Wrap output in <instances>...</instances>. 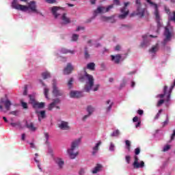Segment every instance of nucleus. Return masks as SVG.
Instances as JSON below:
<instances>
[{"instance_id":"obj_1","label":"nucleus","mask_w":175,"mask_h":175,"mask_svg":"<svg viewBox=\"0 0 175 175\" xmlns=\"http://www.w3.org/2000/svg\"><path fill=\"white\" fill-rule=\"evenodd\" d=\"M84 78L86 80V85L84 88L85 92H90L91 90L94 92H96L98 90H99L100 85L96 84L94 85L95 79H94V77L92 75L88 74L87 72H85Z\"/></svg>"},{"instance_id":"obj_2","label":"nucleus","mask_w":175,"mask_h":175,"mask_svg":"<svg viewBox=\"0 0 175 175\" xmlns=\"http://www.w3.org/2000/svg\"><path fill=\"white\" fill-rule=\"evenodd\" d=\"M81 142V138H78L77 139L73 141L71 144V148L68 149L67 152L70 158V159H75L76 157L79 155V151L76 150L79 148V145Z\"/></svg>"},{"instance_id":"obj_3","label":"nucleus","mask_w":175,"mask_h":175,"mask_svg":"<svg viewBox=\"0 0 175 175\" xmlns=\"http://www.w3.org/2000/svg\"><path fill=\"white\" fill-rule=\"evenodd\" d=\"M146 2L154 8V16L156 17V23L157 24V32L159 33V29L162 28V23H161V16H159V11L158 10V5L151 1V0H146Z\"/></svg>"},{"instance_id":"obj_4","label":"nucleus","mask_w":175,"mask_h":175,"mask_svg":"<svg viewBox=\"0 0 175 175\" xmlns=\"http://www.w3.org/2000/svg\"><path fill=\"white\" fill-rule=\"evenodd\" d=\"M27 8H25V10H22V12H27V10H31V12L33 13H36V14H40L41 16H43V14L40 13L39 10L36 8V2L34 1H30L28 3V6L25 5Z\"/></svg>"},{"instance_id":"obj_5","label":"nucleus","mask_w":175,"mask_h":175,"mask_svg":"<svg viewBox=\"0 0 175 175\" xmlns=\"http://www.w3.org/2000/svg\"><path fill=\"white\" fill-rule=\"evenodd\" d=\"M114 8V4L109 5L107 8L103 6H98L96 10H94V14H102L103 13H107V12H110V10Z\"/></svg>"},{"instance_id":"obj_6","label":"nucleus","mask_w":175,"mask_h":175,"mask_svg":"<svg viewBox=\"0 0 175 175\" xmlns=\"http://www.w3.org/2000/svg\"><path fill=\"white\" fill-rule=\"evenodd\" d=\"M131 2H126L124 3V6L120 9V12L122 14H120L118 17L122 20L124 18H126L128 14H129V10L128 9V5H129Z\"/></svg>"},{"instance_id":"obj_7","label":"nucleus","mask_w":175,"mask_h":175,"mask_svg":"<svg viewBox=\"0 0 175 175\" xmlns=\"http://www.w3.org/2000/svg\"><path fill=\"white\" fill-rule=\"evenodd\" d=\"M52 94H53V96H55L56 98L58 96H62V95H64V92L62 90H59V88H58V87H57V81L55 80L53 81Z\"/></svg>"},{"instance_id":"obj_8","label":"nucleus","mask_w":175,"mask_h":175,"mask_svg":"<svg viewBox=\"0 0 175 175\" xmlns=\"http://www.w3.org/2000/svg\"><path fill=\"white\" fill-rule=\"evenodd\" d=\"M164 36L165 38L163 40V46H166L167 42L172 40V32H170V30L167 27H165Z\"/></svg>"},{"instance_id":"obj_9","label":"nucleus","mask_w":175,"mask_h":175,"mask_svg":"<svg viewBox=\"0 0 175 175\" xmlns=\"http://www.w3.org/2000/svg\"><path fill=\"white\" fill-rule=\"evenodd\" d=\"M135 3L137 5V16L140 17L144 16V9L142 8V1L140 0H136Z\"/></svg>"},{"instance_id":"obj_10","label":"nucleus","mask_w":175,"mask_h":175,"mask_svg":"<svg viewBox=\"0 0 175 175\" xmlns=\"http://www.w3.org/2000/svg\"><path fill=\"white\" fill-rule=\"evenodd\" d=\"M133 166L134 169H139V167H144V161H140V163H139V157L135 155L134 157V162L133 163Z\"/></svg>"},{"instance_id":"obj_11","label":"nucleus","mask_w":175,"mask_h":175,"mask_svg":"<svg viewBox=\"0 0 175 175\" xmlns=\"http://www.w3.org/2000/svg\"><path fill=\"white\" fill-rule=\"evenodd\" d=\"M51 13L54 16L55 18H58V16H59V14H58L59 10H65V8L57 7V6H53L51 8Z\"/></svg>"},{"instance_id":"obj_12","label":"nucleus","mask_w":175,"mask_h":175,"mask_svg":"<svg viewBox=\"0 0 175 175\" xmlns=\"http://www.w3.org/2000/svg\"><path fill=\"white\" fill-rule=\"evenodd\" d=\"M12 6L14 9H16V10H24L25 9H27L25 5H23L21 4L17 3V0H13Z\"/></svg>"},{"instance_id":"obj_13","label":"nucleus","mask_w":175,"mask_h":175,"mask_svg":"<svg viewBox=\"0 0 175 175\" xmlns=\"http://www.w3.org/2000/svg\"><path fill=\"white\" fill-rule=\"evenodd\" d=\"M58 127L62 131H69V129H70V126H69V123L65 121H62L58 124Z\"/></svg>"},{"instance_id":"obj_14","label":"nucleus","mask_w":175,"mask_h":175,"mask_svg":"<svg viewBox=\"0 0 175 175\" xmlns=\"http://www.w3.org/2000/svg\"><path fill=\"white\" fill-rule=\"evenodd\" d=\"M122 58V56L121 54H117V55H111V59L114 62V64H120L121 59Z\"/></svg>"},{"instance_id":"obj_15","label":"nucleus","mask_w":175,"mask_h":175,"mask_svg":"<svg viewBox=\"0 0 175 175\" xmlns=\"http://www.w3.org/2000/svg\"><path fill=\"white\" fill-rule=\"evenodd\" d=\"M73 72V66L72 64L68 63L64 70V75H70Z\"/></svg>"},{"instance_id":"obj_16","label":"nucleus","mask_w":175,"mask_h":175,"mask_svg":"<svg viewBox=\"0 0 175 175\" xmlns=\"http://www.w3.org/2000/svg\"><path fill=\"white\" fill-rule=\"evenodd\" d=\"M100 144H102V142L98 141V143L96 144L95 146L92 148V155L95 156V155H96V154H98Z\"/></svg>"},{"instance_id":"obj_17","label":"nucleus","mask_w":175,"mask_h":175,"mask_svg":"<svg viewBox=\"0 0 175 175\" xmlns=\"http://www.w3.org/2000/svg\"><path fill=\"white\" fill-rule=\"evenodd\" d=\"M62 21H63V24H70V18L66 16V13L62 14Z\"/></svg>"},{"instance_id":"obj_18","label":"nucleus","mask_w":175,"mask_h":175,"mask_svg":"<svg viewBox=\"0 0 175 175\" xmlns=\"http://www.w3.org/2000/svg\"><path fill=\"white\" fill-rule=\"evenodd\" d=\"M81 96V92L79 91H71L70 93V98H80Z\"/></svg>"},{"instance_id":"obj_19","label":"nucleus","mask_w":175,"mask_h":175,"mask_svg":"<svg viewBox=\"0 0 175 175\" xmlns=\"http://www.w3.org/2000/svg\"><path fill=\"white\" fill-rule=\"evenodd\" d=\"M103 168V165H102V164H96V167L92 171V173L93 174H96V173L100 172V170H102Z\"/></svg>"},{"instance_id":"obj_20","label":"nucleus","mask_w":175,"mask_h":175,"mask_svg":"<svg viewBox=\"0 0 175 175\" xmlns=\"http://www.w3.org/2000/svg\"><path fill=\"white\" fill-rule=\"evenodd\" d=\"M1 103L4 104V106L8 111L10 110V106H12V102L10 100H5V101L1 100Z\"/></svg>"},{"instance_id":"obj_21","label":"nucleus","mask_w":175,"mask_h":175,"mask_svg":"<svg viewBox=\"0 0 175 175\" xmlns=\"http://www.w3.org/2000/svg\"><path fill=\"white\" fill-rule=\"evenodd\" d=\"M33 109H43L44 107V103H38L36 102V103L33 105Z\"/></svg>"},{"instance_id":"obj_22","label":"nucleus","mask_w":175,"mask_h":175,"mask_svg":"<svg viewBox=\"0 0 175 175\" xmlns=\"http://www.w3.org/2000/svg\"><path fill=\"white\" fill-rule=\"evenodd\" d=\"M26 127L30 131H36V127L33 126V124L32 122L28 123V122H26Z\"/></svg>"},{"instance_id":"obj_23","label":"nucleus","mask_w":175,"mask_h":175,"mask_svg":"<svg viewBox=\"0 0 175 175\" xmlns=\"http://www.w3.org/2000/svg\"><path fill=\"white\" fill-rule=\"evenodd\" d=\"M159 49V46L158 44H157L156 45L152 46L150 49H149V53H151L152 54H155V53H157V51H158Z\"/></svg>"},{"instance_id":"obj_24","label":"nucleus","mask_w":175,"mask_h":175,"mask_svg":"<svg viewBox=\"0 0 175 175\" xmlns=\"http://www.w3.org/2000/svg\"><path fill=\"white\" fill-rule=\"evenodd\" d=\"M86 110L88 113V115L91 116V115H92V113H94V111H95V108H94V107H92V105H88L87 107Z\"/></svg>"},{"instance_id":"obj_25","label":"nucleus","mask_w":175,"mask_h":175,"mask_svg":"<svg viewBox=\"0 0 175 175\" xmlns=\"http://www.w3.org/2000/svg\"><path fill=\"white\" fill-rule=\"evenodd\" d=\"M46 118V111H40V116H38V121H42V119Z\"/></svg>"},{"instance_id":"obj_26","label":"nucleus","mask_w":175,"mask_h":175,"mask_svg":"<svg viewBox=\"0 0 175 175\" xmlns=\"http://www.w3.org/2000/svg\"><path fill=\"white\" fill-rule=\"evenodd\" d=\"M87 69H89V70H95V63L91 62L88 64Z\"/></svg>"},{"instance_id":"obj_27","label":"nucleus","mask_w":175,"mask_h":175,"mask_svg":"<svg viewBox=\"0 0 175 175\" xmlns=\"http://www.w3.org/2000/svg\"><path fill=\"white\" fill-rule=\"evenodd\" d=\"M56 163L58 165V166L60 169H62V167H64V165L65 163L64 162V161H62V159H58L56 161Z\"/></svg>"},{"instance_id":"obj_28","label":"nucleus","mask_w":175,"mask_h":175,"mask_svg":"<svg viewBox=\"0 0 175 175\" xmlns=\"http://www.w3.org/2000/svg\"><path fill=\"white\" fill-rule=\"evenodd\" d=\"M111 137H117L120 136V130L116 129V131H113L111 134Z\"/></svg>"},{"instance_id":"obj_29","label":"nucleus","mask_w":175,"mask_h":175,"mask_svg":"<svg viewBox=\"0 0 175 175\" xmlns=\"http://www.w3.org/2000/svg\"><path fill=\"white\" fill-rule=\"evenodd\" d=\"M42 78L44 79V80H46V79H49V77H51L50 72H43L42 74Z\"/></svg>"},{"instance_id":"obj_30","label":"nucleus","mask_w":175,"mask_h":175,"mask_svg":"<svg viewBox=\"0 0 175 175\" xmlns=\"http://www.w3.org/2000/svg\"><path fill=\"white\" fill-rule=\"evenodd\" d=\"M62 53H63V54H68V53H70V54H75V51H69L66 49H62Z\"/></svg>"},{"instance_id":"obj_31","label":"nucleus","mask_w":175,"mask_h":175,"mask_svg":"<svg viewBox=\"0 0 175 175\" xmlns=\"http://www.w3.org/2000/svg\"><path fill=\"white\" fill-rule=\"evenodd\" d=\"M29 98L30 99V103L33 106L36 102V100H35V97H33V96L29 95Z\"/></svg>"},{"instance_id":"obj_32","label":"nucleus","mask_w":175,"mask_h":175,"mask_svg":"<svg viewBox=\"0 0 175 175\" xmlns=\"http://www.w3.org/2000/svg\"><path fill=\"white\" fill-rule=\"evenodd\" d=\"M90 53H88V49L87 47H85V58L86 59H88L90 58Z\"/></svg>"},{"instance_id":"obj_33","label":"nucleus","mask_w":175,"mask_h":175,"mask_svg":"<svg viewBox=\"0 0 175 175\" xmlns=\"http://www.w3.org/2000/svg\"><path fill=\"white\" fill-rule=\"evenodd\" d=\"M163 111V109H160L159 110L158 113L157 115L154 116V120H158L161 114H162V112Z\"/></svg>"},{"instance_id":"obj_34","label":"nucleus","mask_w":175,"mask_h":175,"mask_svg":"<svg viewBox=\"0 0 175 175\" xmlns=\"http://www.w3.org/2000/svg\"><path fill=\"white\" fill-rule=\"evenodd\" d=\"M126 148L129 151H131V142L129 140L125 141Z\"/></svg>"},{"instance_id":"obj_35","label":"nucleus","mask_w":175,"mask_h":175,"mask_svg":"<svg viewBox=\"0 0 175 175\" xmlns=\"http://www.w3.org/2000/svg\"><path fill=\"white\" fill-rule=\"evenodd\" d=\"M52 103L55 106L58 103H61V100L59 98L53 99Z\"/></svg>"},{"instance_id":"obj_36","label":"nucleus","mask_w":175,"mask_h":175,"mask_svg":"<svg viewBox=\"0 0 175 175\" xmlns=\"http://www.w3.org/2000/svg\"><path fill=\"white\" fill-rule=\"evenodd\" d=\"M79 39V35L77 34H73L72 37V42H77V40Z\"/></svg>"},{"instance_id":"obj_37","label":"nucleus","mask_w":175,"mask_h":175,"mask_svg":"<svg viewBox=\"0 0 175 175\" xmlns=\"http://www.w3.org/2000/svg\"><path fill=\"white\" fill-rule=\"evenodd\" d=\"M73 84V78L70 79L68 83V88H72V85Z\"/></svg>"},{"instance_id":"obj_38","label":"nucleus","mask_w":175,"mask_h":175,"mask_svg":"<svg viewBox=\"0 0 175 175\" xmlns=\"http://www.w3.org/2000/svg\"><path fill=\"white\" fill-rule=\"evenodd\" d=\"M49 88H45L44 89V94L45 95V97L46 98V99H49Z\"/></svg>"},{"instance_id":"obj_39","label":"nucleus","mask_w":175,"mask_h":175,"mask_svg":"<svg viewBox=\"0 0 175 175\" xmlns=\"http://www.w3.org/2000/svg\"><path fill=\"white\" fill-rule=\"evenodd\" d=\"M54 107H55V105L53 103H51V104H49V105L48 107V110L51 111V110H53V109H54Z\"/></svg>"},{"instance_id":"obj_40","label":"nucleus","mask_w":175,"mask_h":175,"mask_svg":"<svg viewBox=\"0 0 175 175\" xmlns=\"http://www.w3.org/2000/svg\"><path fill=\"white\" fill-rule=\"evenodd\" d=\"M28 94V86L27 85L24 87L23 95H27Z\"/></svg>"},{"instance_id":"obj_41","label":"nucleus","mask_w":175,"mask_h":175,"mask_svg":"<svg viewBox=\"0 0 175 175\" xmlns=\"http://www.w3.org/2000/svg\"><path fill=\"white\" fill-rule=\"evenodd\" d=\"M163 103H165V100L161 99L159 100V102L157 103V107H159V106H161L162 105H163Z\"/></svg>"},{"instance_id":"obj_42","label":"nucleus","mask_w":175,"mask_h":175,"mask_svg":"<svg viewBox=\"0 0 175 175\" xmlns=\"http://www.w3.org/2000/svg\"><path fill=\"white\" fill-rule=\"evenodd\" d=\"M114 147H116V146H114V144H113V142H111L109 146V151H114Z\"/></svg>"},{"instance_id":"obj_43","label":"nucleus","mask_w":175,"mask_h":175,"mask_svg":"<svg viewBox=\"0 0 175 175\" xmlns=\"http://www.w3.org/2000/svg\"><path fill=\"white\" fill-rule=\"evenodd\" d=\"M170 148V145H167V146H164L163 151L164 152H166V151H169Z\"/></svg>"},{"instance_id":"obj_44","label":"nucleus","mask_w":175,"mask_h":175,"mask_svg":"<svg viewBox=\"0 0 175 175\" xmlns=\"http://www.w3.org/2000/svg\"><path fill=\"white\" fill-rule=\"evenodd\" d=\"M21 105L23 109H28V104H27V103L21 101Z\"/></svg>"},{"instance_id":"obj_45","label":"nucleus","mask_w":175,"mask_h":175,"mask_svg":"<svg viewBox=\"0 0 175 175\" xmlns=\"http://www.w3.org/2000/svg\"><path fill=\"white\" fill-rule=\"evenodd\" d=\"M10 125L12 126L16 127V126H20V125H21V124L20 122H18V123L12 122L10 124Z\"/></svg>"},{"instance_id":"obj_46","label":"nucleus","mask_w":175,"mask_h":175,"mask_svg":"<svg viewBox=\"0 0 175 175\" xmlns=\"http://www.w3.org/2000/svg\"><path fill=\"white\" fill-rule=\"evenodd\" d=\"M169 124V118L167 116L166 120L163 122V126H166Z\"/></svg>"},{"instance_id":"obj_47","label":"nucleus","mask_w":175,"mask_h":175,"mask_svg":"<svg viewBox=\"0 0 175 175\" xmlns=\"http://www.w3.org/2000/svg\"><path fill=\"white\" fill-rule=\"evenodd\" d=\"M135 155H139V154H140V148H136L135 149Z\"/></svg>"},{"instance_id":"obj_48","label":"nucleus","mask_w":175,"mask_h":175,"mask_svg":"<svg viewBox=\"0 0 175 175\" xmlns=\"http://www.w3.org/2000/svg\"><path fill=\"white\" fill-rule=\"evenodd\" d=\"M137 113L139 116H143V114H144V111H143V109H138Z\"/></svg>"},{"instance_id":"obj_49","label":"nucleus","mask_w":175,"mask_h":175,"mask_svg":"<svg viewBox=\"0 0 175 175\" xmlns=\"http://www.w3.org/2000/svg\"><path fill=\"white\" fill-rule=\"evenodd\" d=\"M46 3H55L57 0H44Z\"/></svg>"},{"instance_id":"obj_50","label":"nucleus","mask_w":175,"mask_h":175,"mask_svg":"<svg viewBox=\"0 0 175 175\" xmlns=\"http://www.w3.org/2000/svg\"><path fill=\"white\" fill-rule=\"evenodd\" d=\"M114 5H116V6H120L121 5L120 0H113Z\"/></svg>"},{"instance_id":"obj_51","label":"nucleus","mask_w":175,"mask_h":175,"mask_svg":"<svg viewBox=\"0 0 175 175\" xmlns=\"http://www.w3.org/2000/svg\"><path fill=\"white\" fill-rule=\"evenodd\" d=\"M34 161L38 164V167L40 169V170H42V168L40 167V164L39 163V160H38V159H36V158H35Z\"/></svg>"},{"instance_id":"obj_52","label":"nucleus","mask_w":175,"mask_h":175,"mask_svg":"<svg viewBox=\"0 0 175 175\" xmlns=\"http://www.w3.org/2000/svg\"><path fill=\"white\" fill-rule=\"evenodd\" d=\"M18 113V111H12L10 112V114H12V116H17Z\"/></svg>"},{"instance_id":"obj_53","label":"nucleus","mask_w":175,"mask_h":175,"mask_svg":"<svg viewBox=\"0 0 175 175\" xmlns=\"http://www.w3.org/2000/svg\"><path fill=\"white\" fill-rule=\"evenodd\" d=\"M126 161L127 163H131V156H126Z\"/></svg>"},{"instance_id":"obj_54","label":"nucleus","mask_w":175,"mask_h":175,"mask_svg":"<svg viewBox=\"0 0 175 175\" xmlns=\"http://www.w3.org/2000/svg\"><path fill=\"white\" fill-rule=\"evenodd\" d=\"M120 50H121V46L116 45L115 47V51H120Z\"/></svg>"},{"instance_id":"obj_55","label":"nucleus","mask_w":175,"mask_h":175,"mask_svg":"<svg viewBox=\"0 0 175 175\" xmlns=\"http://www.w3.org/2000/svg\"><path fill=\"white\" fill-rule=\"evenodd\" d=\"M113 106V103H111L109 107H107V111H110L111 110V107Z\"/></svg>"},{"instance_id":"obj_56","label":"nucleus","mask_w":175,"mask_h":175,"mask_svg":"<svg viewBox=\"0 0 175 175\" xmlns=\"http://www.w3.org/2000/svg\"><path fill=\"white\" fill-rule=\"evenodd\" d=\"M102 20H103V21H107L108 20H110V17L103 16Z\"/></svg>"},{"instance_id":"obj_57","label":"nucleus","mask_w":175,"mask_h":175,"mask_svg":"<svg viewBox=\"0 0 175 175\" xmlns=\"http://www.w3.org/2000/svg\"><path fill=\"white\" fill-rule=\"evenodd\" d=\"M84 173H85V170H84V169L81 168V169L79 170V174H80V175H84Z\"/></svg>"},{"instance_id":"obj_58","label":"nucleus","mask_w":175,"mask_h":175,"mask_svg":"<svg viewBox=\"0 0 175 175\" xmlns=\"http://www.w3.org/2000/svg\"><path fill=\"white\" fill-rule=\"evenodd\" d=\"M81 29H82V31H84V29H85L84 27H80V26H79V27L77 28L76 31H77V32H79V31H80Z\"/></svg>"},{"instance_id":"obj_59","label":"nucleus","mask_w":175,"mask_h":175,"mask_svg":"<svg viewBox=\"0 0 175 175\" xmlns=\"http://www.w3.org/2000/svg\"><path fill=\"white\" fill-rule=\"evenodd\" d=\"M139 121V117L135 116L133 118V122H137Z\"/></svg>"},{"instance_id":"obj_60","label":"nucleus","mask_w":175,"mask_h":175,"mask_svg":"<svg viewBox=\"0 0 175 175\" xmlns=\"http://www.w3.org/2000/svg\"><path fill=\"white\" fill-rule=\"evenodd\" d=\"M90 116L91 115H89V113L88 115H85L83 118V121H85V120H87V118H88L90 117Z\"/></svg>"},{"instance_id":"obj_61","label":"nucleus","mask_w":175,"mask_h":175,"mask_svg":"<svg viewBox=\"0 0 175 175\" xmlns=\"http://www.w3.org/2000/svg\"><path fill=\"white\" fill-rule=\"evenodd\" d=\"M92 20H94V17L88 18V19L85 21L86 24H88V23H91V21H92Z\"/></svg>"},{"instance_id":"obj_62","label":"nucleus","mask_w":175,"mask_h":175,"mask_svg":"<svg viewBox=\"0 0 175 175\" xmlns=\"http://www.w3.org/2000/svg\"><path fill=\"white\" fill-rule=\"evenodd\" d=\"M175 137V130L173 131V133L171 135V140H173Z\"/></svg>"},{"instance_id":"obj_63","label":"nucleus","mask_w":175,"mask_h":175,"mask_svg":"<svg viewBox=\"0 0 175 175\" xmlns=\"http://www.w3.org/2000/svg\"><path fill=\"white\" fill-rule=\"evenodd\" d=\"M173 17L171 18V21L175 23V11L173 12Z\"/></svg>"},{"instance_id":"obj_64","label":"nucleus","mask_w":175,"mask_h":175,"mask_svg":"<svg viewBox=\"0 0 175 175\" xmlns=\"http://www.w3.org/2000/svg\"><path fill=\"white\" fill-rule=\"evenodd\" d=\"M165 11L167 13V14H169L170 13V9L167 8H165Z\"/></svg>"}]
</instances>
